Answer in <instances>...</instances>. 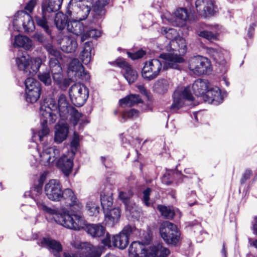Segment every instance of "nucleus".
<instances>
[{
  "label": "nucleus",
  "mask_w": 257,
  "mask_h": 257,
  "mask_svg": "<svg viewBox=\"0 0 257 257\" xmlns=\"http://www.w3.org/2000/svg\"><path fill=\"white\" fill-rule=\"evenodd\" d=\"M161 18L164 23L167 21L173 26L183 27L189 19V14L185 8H181L176 10L174 16L166 13Z\"/></svg>",
  "instance_id": "nucleus-15"
},
{
  "label": "nucleus",
  "mask_w": 257,
  "mask_h": 257,
  "mask_svg": "<svg viewBox=\"0 0 257 257\" xmlns=\"http://www.w3.org/2000/svg\"><path fill=\"white\" fill-rule=\"evenodd\" d=\"M54 81L60 86L68 85L67 80L64 78L62 68L59 62L56 59H51L50 66Z\"/></svg>",
  "instance_id": "nucleus-19"
},
{
  "label": "nucleus",
  "mask_w": 257,
  "mask_h": 257,
  "mask_svg": "<svg viewBox=\"0 0 257 257\" xmlns=\"http://www.w3.org/2000/svg\"><path fill=\"white\" fill-rule=\"evenodd\" d=\"M139 111L135 109H131L128 111H124L121 114L120 121L124 122L128 118L134 119L138 117Z\"/></svg>",
  "instance_id": "nucleus-43"
},
{
  "label": "nucleus",
  "mask_w": 257,
  "mask_h": 257,
  "mask_svg": "<svg viewBox=\"0 0 257 257\" xmlns=\"http://www.w3.org/2000/svg\"><path fill=\"white\" fill-rule=\"evenodd\" d=\"M21 13H26L24 11H19L16 14V15L14 16V18L13 21V25L12 28L10 26L9 27V29L11 30V31L13 30L14 31H17L20 32L21 31V29L22 28V27H23V23L24 22V21H21L19 20L20 19V17L21 16Z\"/></svg>",
  "instance_id": "nucleus-40"
},
{
  "label": "nucleus",
  "mask_w": 257,
  "mask_h": 257,
  "mask_svg": "<svg viewBox=\"0 0 257 257\" xmlns=\"http://www.w3.org/2000/svg\"><path fill=\"white\" fill-rule=\"evenodd\" d=\"M79 136L76 132H74L73 134V137L71 142V151L70 152H68V154L69 155H71L72 156H74L75 152L76 151L77 148L79 146Z\"/></svg>",
  "instance_id": "nucleus-47"
},
{
  "label": "nucleus",
  "mask_w": 257,
  "mask_h": 257,
  "mask_svg": "<svg viewBox=\"0 0 257 257\" xmlns=\"http://www.w3.org/2000/svg\"><path fill=\"white\" fill-rule=\"evenodd\" d=\"M54 6H51L47 4V2H44L42 4L41 12L38 13L34 16V20L37 25L42 28L48 35H50L51 30L49 27V20L51 17V13L58 11L60 9L54 10Z\"/></svg>",
  "instance_id": "nucleus-9"
},
{
  "label": "nucleus",
  "mask_w": 257,
  "mask_h": 257,
  "mask_svg": "<svg viewBox=\"0 0 257 257\" xmlns=\"http://www.w3.org/2000/svg\"><path fill=\"white\" fill-rule=\"evenodd\" d=\"M62 195H61V200L65 201L66 206L69 207L72 213L70 214L69 211L64 210L61 213H59L57 209L49 207L46 202L40 197L35 199V201L37 207L40 210L43 211L45 213L50 215H56L57 216L55 218L56 222L59 224L57 221L59 216L63 214L65 212L72 216L75 219L73 214H81V211L83 208L82 203L77 198L73 191L70 188H66L63 190Z\"/></svg>",
  "instance_id": "nucleus-4"
},
{
  "label": "nucleus",
  "mask_w": 257,
  "mask_h": 257,
  "mask_svg": "<svg viewBox=\"0 0 257 257\" xmlns=\"http://www.w3.org/2000/svg\"><path fill=\"white\" fill-rule=\"evenodd\" d=\"M63 0H48L47 4L51 6H54L53 9H60Z\"/></svg>",
  "instance_id": "nucleus-54"
},
{
  "label": "nucleus",
  "mask_w": 257,
  "mask_h": 257,
  "mask_svg": "<svg viewBox=\"0 0 257 257\" xmlns=\"http://www.w3.org/2000/svg\"><path fill=\"white\" fill-rule=\"evenodd\" d=\"M158 209L160 212L161 215L166 219H171L175 215L174 210L166 206L158 205Z\"/></svg>",
  "instance_id": "nucleus-44"
},
{
  "label": "nucleus",
  "mask_w": 257,
  "mask_h": 257,
  "mask_svg": "<svg viewBox=\"0 0 257 257\" xmlns=\"http://www.w3.org/2000/svg\"><path fill=\"white\" fill-rule=\"evenodd\" d=\"M46 175L45 173H43L41 175L39 179V184L43 185L44 181L46 179Z\"/></svg>",
  "instance_id": "nucleus-63"
},
{
  "label": "nucleus",
  "mask_w": 257,
  "mask_h": 257,
  "mask_svg": "<svg viewBox=\"0 0 257 257\" xmlns=\"http://www.w3.org/2000/svg\"><path fill=\"white\" fill-rule=\"evenodd\" d=\"M54 140L57 143H61L65 140L69 133V126L66 122H59L55 125Z\"/></svg>",
  "instance_id": "nucleus-26"
},
{
  "label": "nucleus",
  "mask_w": 257,
  "mask_h": 257,
  "mask_svg": "<svg viewBox=\"0 0 257 257\" xmlns=\"http://www.w3.org/2000/svg\"><path fill=\"white\" fill-rule=\"evenodd\" d=\"M21 21H24L23 23V28L25 32H32L35 29V25L32 17L28 13H21Z\"/></svg>",
  "instance_id": "nucleus-33"
},
{
  "label": "nucleus",
  "mask_w": 257,
  "mask_h": 257,
  "mask_svg": "<svg viewBox=\"0 0 257 257\" xmlns=\"http://www.w3.org/2000/svg\"><path fill=\"white\" fill-rule=\"evenodd\" d=\"M77 19L72 20L69 21L67 25V29L69 32L79 36L83 35L87 29V26Z\"/></svg>",
  "instance_id": "nucleus-27"
},
{
  "label": "nucleus",
  "mask_w": 257,
  "mask_h": 257,
  "mask_svg": "<svg viewBox=\"0 0 257 257\" xmlns=\"http://www.w3.org/2000/svg\"><path fill=\"white\" fill-rule=\"evenodd\" d=\"M161 33L166 35L167 39L171 40L164 48L168 53L161 54L160 57L167 61V68L179 69V64L184 61L182 55L187 52L186 40L181 37H177V31L174 29L163 27Z\"/></svg>",
  "instance_id": "nucleus-3"
},
{
  "label": "nucleus",
  "mask_w": 257,
  "mask_h": 257,
  "mask_svg": "<svg viewBox=\"0 0 257 257\" xmlns=\"http://www.w3.org/2000/svg\"><path fill=\"white\" fill-rule=\"evenodd\" d=\"M172 85V82L170 80L160 79L154 83L153 90L158 94H164L168 92Z\"/></svg>",
  "instance_id": "nucleus-31"
},
{
  "label": "nucleus",
  "mask_w": 257,
  "mask_h": 257,
  "mask_svg": "<svg viewBox=\"0 0 257 257\" xmlns=\"http://www.w3.org/2000/svg\"><path fill=\"white\" fill-rule=\"evenodd\" d=\"M214 60L220 64H223L224 63V56L222 52L219 49H211L210 50Z\"/></svg>",
  "instance_id": "nucleus-46"
},
{
  "label": "nucleus",
  "mask_w": 257,
  "mask_h": 257,
  "mask_svg": "<svg viewBox=\"0 0 257 257\" xmlns=\"http://www.w3.org/2000/svg\"><path fill=\"white\" fill-rule=\"evenodd\" d=\"M38 77L40 81L46 86H50L52 83V79L49 70L40 72L38 75Z\"/></svg>",
  "instance_id": "nucleus-45"
},
{
  "label": "nucleus",
  "mask_w": 257,
  "mask_h": 257,
  "mask_svg": "<svg viewBox=\"0 0 257 257\" xmlns=\"http://www.w3.org/2000/svg\"><path fill=\"white\" fill-rule=\"evenodd\" d=\"M248 242L251 246H253L257 248V239L248 238Z\"/></svg>",
  "instance_id": "nucleus-61"
},
{
  "label": "nucleus",
  "mask_w": 257,
  "mask_h": 257,
  "mask_svg": "<svg viewBox=\"0 0 257 257\" xmlns=\"http://www.w3.org/2000/svg\"><path fill=\"white\" fill-rule=\"evenodd\" d=\"M170 253V250L163 243H159L150 247L146 257H167Z\"/></svg>",
  "instance_id": "nucleus-24"
},
{
  "label": "nucleus",
  "mask_w": 257,
  "mask_h": 257,
  "mask_svg": "<svg viewBox=\"0 0 257 257\" xmlns=\"http://www.w3.org/2000/svg\"><path fill=\"white\" fill-rule=\"evenodd\" d=\"M93 5V0H70L66 13L73 19L83 21L87 18Z\"/></svg>",
  "instance_id": "nucleus-6"
},
{
  "label": "nucleus",
  "mask_w": 257,
  "mask_h": 257,
  "mask_svg": "<svg viewBox=\"0 0 257 257\" xmlns=\"http://www.w3.org/2000/svg\"><path fill=\"white\" fill-rule=\"evenodd\" d=\"M160 233L168 245L177 246L181 243V233L177 225L172 222L164 221L160 225Z\"/></svg>",
  "instance_id": "nucleus-7"
},
{
  "label": "nucleus",
  "mask_w": 257,
  "mask_h": 257,
  "mask_svg": "<svg viewBox=\"0 0 257 257\" xmlns=\"http://www.w3.org/2000/svg\"><path fill=\"white\" fill-rule=\"evenodd\" d=\"M117 65L120 68H122L124 71L127 69L131 67L130 65L124 60L123 59H119L116 61Z\"/></svg>",
  "instance_id": "nucleus-55"
},
{
  "label": "nucleus",
  "mask_w": 257,
  "mask_h": 257,
  "mask_svg": "<svg viewBox=\"0 0 257 257\" xmlns=\"http://www.w3.org/2000/svg\"><path fill=\"white\" fill-rule=\"evenodd\" d=\"M13 45L15 47H22L25 50H29L32 48L33 43L29 38L22 35H18L15 38Z\"/></svg>",
  "instance_id": "nucleus-32"
},
{
  "label": "nucleus",
  "mask_w": 257,
  "mask_h": 257,
  "mask_svg": "<svg viewBox=\"0 0 257 257\" xmlns=\"http://www.w3.org/2000/svg\"><path fill=\"white\" fill-rule=\"evenodd\" d=\"M68 15H64L62 13H58L56 14L55 17V24L58 29L61 30H63L67 25L69 21H68Z\"/></svg>",
  "instance_id": "nucleus-37"
},
{
  "label": "nucleus",
  "mask_w": 257,
  "mask_h": 257,
  "mask_svg": "<svg viewBox=\"0 0 257 257\" xmlns=\"http://www.w3.org/2000/svg\"><path fill=\"white\" fill-rule=\"evenodd\" d=\"M142 240L145 244H149L152 239V233L150 230L144 232L142 236Z\"/></svg>",
  "instance_id": "nucleus-52"
},
{
  "label": "nucleus",
  "mask_w": 257,
  "mask_h": 257,
  "mask_svg": "<svg viewBox=\"0 0 257 257\" xmlns=\"http://www.w3.org/2000/svg\"><path fill=\"white\" fill-rule=\"evenodd\" d=\"M173 101L170 106V109L172 111L177 110L186 105L185 101H192L194 99L189 86L184 88H178L173 93Z\"/></svg>",
  "instance_id": "nucleus-13"
},
{
  "label": "nucleus",
  "mask_w": 257,
  "mask_h": 257,
  "mask_svg": "<svg viewBox=\"0 0 257 257\" xmlns=\"http://www.w3.org/2000/svg\"><path fill=\"white\" fill-rule=\"evenodd\" d=\"M42 187V185L39 184L38 185L34 187L33 190L32 191V193H33V192H36V195L39 194L41 191Z\"/></svg>",
  "instance_id": "nucleus-60"
},
{
  "label": "nucleus",
  "mask_w": 257,
  "mask_h": 257,
  "mask_svg": "<svg viewBox=\"0 0 257 257\" xmlns=\"http://www.w3.org/2000/svg\"><path fill=\"white\" fill-rule=\"evenodd\" d=\"M189 69L194 74L200 75L210 73L211 66L207 58L198 55L189 60Z\"/></svg>",
  "instance_id": "nucleus-12"
},
{
  "label": "nucleus",
  "mask_w": 257,
  "mask_h": 257,
  "mask_svg": "<svg viewBox=\"0 0 257 257\" xmlns=\"http://www.w3.org/2000/svg\"><path fill=\"white\" fill-rule=\"evenodd\" d=\"M40 162L44 166L52 164L59 156L60 151L55 147L43 148L42 152L38 151Z\"/></svg>",
  "instance_id": "nucleus-18"
},
{
  "label": "nucleus",
  "mask_w": 257,
  "mask_h": 257,
  "mask_svg": "<svg viewBox=\"0 0 257 257\" xmlns=\"http://www.w3.org/2000/svg\"><path fill=\"white\" fill-rule=\"evenodd\" d=\"M109 0H98V3L100 6H105L108 4Z\"/></svg>",
  "instance_id": "nucleus-64"
},
{
  "label": "nucleus",
  "mask_w": 257,
  "mask_h": 257,
  "mask_svg": "<svg viewBox=\"0 0 257 257\" xmlns=\"http://www.w3.org/2000/svg\"><path fill=\"white\" fill-rule=\"evenodd\" d=\"M123 76L127 80L128 83L131 84L134 83L138 77L137 72L134 70L131 66L123 72Z\"/></svg>",
  "instance_id": "nucleus-42"
},
{
  "label": "nucleus",
  "mask_w": 257,
  "mask_h": 257,
  "mask_svg": "<svg viewBox=\"0 0 257 257\" xmlns=\"http://www.w3.org/2000/svg\"><path fill=\"white\" fill-rule=\"evenodd\" d=\"M151 191V189L149 188H147L146 190L143 191V202L146 206H150L151 202L149 201L150 195Z\"/></svg>",
  "instance_id": "nucleus-51"
},
{
  "label": "nucleus",
  "mask_w": 257,
  "mask_h": 257,
  "mask_svg": "<svg viewBox=\"0 0 257 257\" xmlns=\"http://www.w3.org/2000/svg\"><path fill=\"white\" fill-rule=\"evenodd\" d=\"M46 195L49 199L53 201L61 200L63 190L60 182L57 180L52 179L46 183L44 187Z\"/></svg>",
  "instance_id": "nucleus-17"
},
{
  "label": "nucleus",
  "mask_w": 257,
  "mask_h": 257,
  "mask_svg": "<svg viewBox=\"0 0 257 257\" xmlns=\"http://www.w3.org/2000/svg\"><path fill=\"white\" fill-rule=\"evenodd\" d=\"M38 0H30L25 7V12L28 14L31 13L37 3Z\"/></svg>",
  "instance_id": "nucleus-53"
},
{
  "label": "nucleus",
  "mask_w": 257,
  "mask_h": 257,
  "mask_svg": "<svg viewBox=\"0 0 257 257\" xmlns=\"http://www.w3.org/2000/svg\"><path fill=\"white\" fill-rule=\"evenodd\" d=\"M252 174V172L249 170H245V172L244 173L242 178L240 180V182L241 184H243L245 183V182L248 180L251 176Z\"/></svg>",
  "instance_id": "nucleus-57"
},
{
  "label": "nucleus",
  "mask_w": 257,
  "mask_h": 257,
  "mask_svg": "<svg viewBox=\"0 0 257 257\" xmlns=\"http://www.w3.org/2000/svg\"><path fill=\"white\" fill-rule=\"evenodd\" d=\"M209 88V81L206 79H197L192 85L193 92L197 96H204Z\"/></svg>",
  "instance_id": "nucleus-28"
},
{
  "label": "nucleus",
  "mask_w": 257,
  "mask_h": 257,
  "mask_svg": "<svg viewBox=\"0 0 257 257\" xmlns=\"http://www.w3.org/2000/svg\"><path fill=\"white\" fill-rule=\"evenodd\" d=\"M132 195V193L120 191L118 196L119 198L124 204L126 211L129 212L133 217L137 219L140 216V212L138 210L136 204L130 200V197Z\"/></svg>",
  "instance_id": "nucleus-21"
},
{
  "label": "nucleus",
  "mask_w": 257,
  "mask_h": 257,
  "mask_svg": "<svg viewBox=\"0 0 257 257\" xmlns=\"http://www.w3.org/2000/svg\"><path fill=\"white\" fill-rule=\"evenodd\" d=\"M257 25V23L252 24L250 26L248 30L247 35L248 37L251 38L252 37V35L254 32V27Z\"/></svg>",
  "instance_id": "nucleus-58"
},
{
  "label": "nucleus",
  "mask_w": 257,
  "mask_h": 257,
  "mask_svg": "<svg viewBox=\"0 0 257 257\" xmlns=\"http://www.w3.org/2000/svg\"><path fill=\"white\" fill-rule=\"evenodd\" d=\"M142 102V99L138 94H130L119 100L121 106H132Z\"/></svg>",
  "instance_id": "nucleus-35"
},
{
  "label": "nucleus",
  "mask_w": 257,
  "mask_h": 257,
  "mask_svg": "<svg viewBox=\"0 0 257 257\" xmlns=\"http://www.w3.org/2000/svg\"><path fill=\"white\" fill-rule=\"evenodd\" d=\"M138 89L139 90L140 92L142 94H146L147 93V90L144 85H139L137 86Z\"/></svg>",
  "instance_id": "nucleus-62"
},
{
  "label": "nucleus",
  "mask_w": 257,
  "mask_h": 257,
  "mask_svg": "<svg viewBox=\"0 0 257 257\" xmlns=\"http://www.w3.org/2000/svg\"><path fill=\"white\" fill-rule=\"evenodd\" d=\"M92 43L91 42H86L85 43L83 51L80 55V59L84 64H88L91 59V49Z\"/></svg>",
  "instance_id": "nucleus-34"
},
{
  "label": "nucleus",
  "mask_w": 257,
  "mask_h": 257,
  "mask_svg": "<svg viewBox=\"0 0 257 257\" xmlns=\"http://www.w3.org/2000/svg\"><path fill=\"white\" fill-rule=\"evenodd\" d=\"M100 160L102 164L106 167V168H110L111 165V161L110 159L108 157H101Z\"/></svg>",
  "instance_id": "nucleus-56"
},
{
  "label": "nucleus",
  "mask_w": 257,
  "mask_h": 257,
  "mask_svg": "<svg viewBox=\"0 0 257 257\" xmlns=\"http://www.w3.org/2000/svg\"><path fill=\"white\" fill-rule=\"evenodd\" d=\"M100 35L101 32L100 31L96 29L89 30L87 27L85 32L81 37V41L84 42L88 38H97L100 37Z\"/></svg>",
  "instance_id": "nucleus-41"
},
{
  "label": "nucleus",
  "mask_w": 257,
  "mask_h": 257,
  "mask_svg": "<svg viewBox=\"0 0 257 257\" xmlns=\"http://www.w3.org/2000/svg\"><path fill=\"white\" fill-rule=\"evenodd\" d=\"M34 38L40 42H42L44 40V36L42 34L39 33L35 34L34 36Z\"/></svg>",
  "instance_id": "nucleus-59"
},
{
  "label": "nucleus",
  "mask_w": 257,
  "mask_h": 257,
  "mask_svg": "<svg viewBox=\"0 0 257 257\" xmlns=\"http://www.w3.org/2000/svg\"><path fill=\"white\" fill-rule=\"evenodd\" d=\"M18 68L26 75L29 76L25 81L26 100L28 102H36L40 98L41 88L40 83L33 78L42 64L39 57L30 59L26 51H19L16 58Z\"/></svg>",
  "instance_id": "nucleus-2"
},
{
  "label": "nucleus",
  "mask_w": 257,
  "mask_h": 257,
  "mask_svg": "<svg viewBox=\"0 0 257 257\" xmlns=\"http://www.w3.org/2000/svg\"><path fill=\"white\" fill-rule=\"evenodd\" d=\"M198 35L200 37L205 38L208 40L211 41L217 39L218 32L215 31L214 33H213L210 31H202L199 33Z\"/></svg>",
  "instance_id": "nucleus-48"
},
{
  "label": "nucleus",
  "mask_w": 257,
  "mask_h": 257,
  "mask_svg": "<svg viewBox=\"0 0 257 257\" xmlns=\"http://www.w3.org/2000/svg\"><path fill=\"white\" fill-rule=\"evenodd\" d=\"M58 43L61 50L66 53L74 52L78 46L76 39L68 36H64L61 39H59Z\"/></svg>",
  "instance_id": "nucleus-25"
},
{
  "label": "nucleus",
  "mask_w": 257,
  "mask_h": 257,
  "mask_svg": "<svg viewBox=\"0 0 257 257\" xmlns=\"http://www.w3.org/2000/svg\"><path fill=\"white\" fill-rule=\"evenodd\" d=\"M73 217L65 212L59 216L58 221L62 226L70 229L79 230L85 228L87 232L93 237H100L105 232L104 227L100 224H87L81 214H73Z\"/></svg>",
  "instance_id": "nucleus-5"
},
{
  "label": "nucleus",
  "mask_w": 257,
  "mask_h": 257,
  "mask_svg": "<svg viewBox=\"0 0 257 257\" xmlns=\"http://www.w3.org/2000/svg\"><path fill=\"white\" fill-rule=\"evenodd\" d=\"M162 68V62L158 59H153L145 63L142 69V76L145 79L152 80L156 78Z\"/></svg>",
  "instance_id": "nucleus-16"
},
{
  "label": "nucleus",
  "mask_w": 257,
  "mask_h": 257,
  "mask_svg": "<svg viewBox=\"0 0 257 257\" xmlns=\"http://www.w3.org/2000/svg\"><path fill=\"white\" fill-rule=\"evenodd\" d=\"M146 54V52L142 49H140L136 52H127L128 56L132 60H136L142 58Z\"/></svg>",
  "instance_id": "nucleus-50"
},
{
  "label": "nucleus",
  "mask_w": 257,
  "mask_h": 257,
  "mask_svg": "<svg viewBox=\"0 0 257 257\" xmlns=\"http://www.w3.org/2000/svg\"><path fill=\"white\" fill-rule=\"evenodd\" d=\"M104 213L106 223L111 226L118 222L121 214L120 209L118 207L109 208Z\"/></svg>",
  "instance_id": "nucleus-29"
},
{
  "label": "nucleus",
  "mask_w": 257,
  "mask_h": 257,
  "mask_svg": "<svg viewBox=\"0 0 257 257\" xmlns=\"http://www.w3.org/2000/svg\"><path fill=\"white\" fill-rule=\"evenodd\" d=\"M129 252L130 254L138 256L140 253H145L146 249L143 244L139 241H134L131 244L129 247Z\"/></svg>",
  "instance_id": "nucleus-38"
},
{
  "label": "nucleus",
  "mask_w": 257,
  "mask_h": 257,
  "mask_svg": "<svg viewBox=\"0 0 257 257\" xmlns=\"http://www.w3.org/2000/svg\"><path fill=\"white\" fill-rule=\"evenodd\" d=\"M44 48L48 52L49 56V65L50 66L51 59H56L59 62V59L61 58L60 53L51 44H47L44 45Z\"/></svg>",
  "instance_id": "nucleus-39"
},
{
  "label": "nucleus",
  "mask_w": 257,
  "mask_h": 257,
  "mask_svg": "<svg viewBox=\"0 0 257 257\" xmlns=\"http://www.w3.org/2000/svg\"><path fill=\"white\" fill-rule=\"evenodd\" d=\"M132 231V226L126 225L118 235L111 237L109 234L107 233L105 237L102 240V243L108 247L114 246L124 249L128 244V237Z\"/></svg>",
  "instance_id": "nucleus-8"
},
{
  "label": "nucleus",
  "mask_w": 257,
  "mask_h": 257,
  "mask_svg": "<svg viewBox=\"0 0 257 257\" xmlns=\"http://www.w3.org/2000/svg\"><path fill=\"white\" fill-rule=\"evenodd\" d=\"M204 100L208 103L218 105L223 100V96L221 94L220 89L218 87L209 88L204 96Z\"/></svg>",
  "instance_id": "nucleus-22"
},
{
  "label": "nucleus",
  "mask_w": 257,
  "mask_h": 257,
  "mask_svg": "<svg viewBox=\"0 0 257 257\" xmlns=\"http://www.w3.org/2000/svg\"><path fill=\"white\" fill-rule=\"evenodd\" d=\"M71 155L64 154L58 160L56 164L58 168H59L63 174L68 176L71 173L73 166V157Z\"/></svg>",
  "instance_id": "nucleus-23"
},
{
  "label": "nucleus",
  "mask_w": 257,
  "mask_h": 257,
  "mask_svg": "<svg viewBox=\"0 0 257 257\" xmlns=\"http://www.w3.org/2000/svg\"><path fill=\"white\" fill-rule=\"evenodd\" d=\"M67 73L70 79L73 80L81 79L88 81L90 78L89 73L85 71L82 64L77 59H73L70 62Z\"/></svg>",
  "instance_id": "nucleus-14"
},
{
  "label": "nucleus",
  "mask_w": 257,
  "mask_h": 257,
  "mask_svg": "<svg viewBox=\"0 0 257 257\" xmlns=\"http://www.w3.org/2000/svg\"><path fill=\"white\" fill-rule=\"evenodd\" d=\"M112 192L110 188H106L100 193V201L103 211L109 210L113 204Z\"/></svg>",
  "instance_id": "nucleus-30"
},
{
  "label": "nucleus",
  "mask_w": 257,
  "mask_h": 257,
  "mask_svg": "<svg viewBox=\"0 0 257 257\" xmlns=\"http://www.w3.org/2000/svg\"><path fill=\"white\" fill-rule=\"evenodd\" d=\"M86 208L91 216L96 215L99 213V207L95 202L89 201L86 204Z\"/></svg>",
  "instance_id": "nucleus-49"
},
{
  "label": "nucleus",
  "mask_w": 257,
  "mask_h": 257,
  "mask_svg": "<svg viewBox=\"0 0 257 257\" xmlns=\"http://www.w3.org/2000/svg\"><path fill=\"white\" fill-rule=\"evenodd\" d=\"M195 7L197 13L205 18L213 15L214 12L212 0H196Z\"/></svg>",
  "instance_id": "nucleus-20"
},
{
  "label": "nucleus",
  "mask_w": 257,
  "mask_h": 257,
  "mask_svg": "<svg viewBox=\"0 0 257 257\" xmlns=\"http://www.w3.org/2000/svg\"><path fill=\"white\" fill-rule=\"evenodd\" d=\"M69 96L72 103L78 107L84 105L89 96V90L87 87L81 83L72 85L69 90Z\"/></svg>",
  "instance_id": "nucleus-10"
},
{
  "label": "nucleus",
  "mask_w": 257,
  "mask_h": 257,
  "mask_svg": "<svg viewBox=\"0 0 257 257\" xmlns=\"http://www.w3.org/2000/svg\"><path fill=\"white\" fill-rule=\"evenodd\" d=\"M71 245L79 250L75 253L65 252L64 257H99L95 247L89 243L73 241Z\"/></svg>",
  "instance_id": "nucleus-11"
},
{
  "label": "nucleus",
  "mask_w": 257,
  "mask_h": 257,
  "mask_svg": "<svg viewBox=\"0 0 257 257\" xmlns=\"http://www.w3.org/2000/svg\"><path fill=\"white\" fill-rule=\"evenodd\" d=\"M41 243L42 246L49 247L57 252H60L62 250V245L59 242L49 237L43 238Z\"/></svg>",
  "instance_id": "nucleus-36"
},
{
  "label": "nucleus",
  "mask_w": 257,
  "mask_h": 257,
  "mask_svg": "<svg viewBox=\"0 0 257 257\" xmlns=\"http://www.w3.org/2000/svg\"><path fill=\"white\" fill-rule=\"evenodd\" d=\"M58 113L63 120L65 119L70 115V122L74 126L79 123L80 128H82L85 124L89 122L84 115L70 105L67 98L65 95L61 94L59 96L57 104L54 99H48L40 107L41 119H43L41 122L42 128L38 132V136L40 141H42L43 138L49 133V128L47 126V123H54L57 118Z\"/></svg>",
  "instance_id": "nucleus-1"
}]
</instances>
